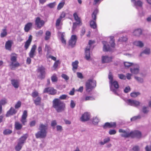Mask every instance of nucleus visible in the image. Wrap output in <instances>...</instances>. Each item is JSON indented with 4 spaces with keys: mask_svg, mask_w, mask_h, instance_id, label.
Masks as SVG:
<instances>
[{
    "mask_svg": "<svg viewBox=\"0 0 151 151\" xmlns=\"http://www.w3.org/2000/svg\"><path fill=\"white\" fill-rule=\"evenodd\" d=\"M140 94V93L139 92H132L130 93V96L132 97H136L138 95H139Z\"/></svg>",
    "mask_w": 151,
    "mask_h": 151,
    "instance_id": "37998d69",
    "label": "nucleus"
},
{
    "mask_svg": "<svg viewBox=\"0 0 151 151\" xmlns=\"http://www.w3.org/2000/svg\"><path fill=\"white\" fill-rule=\"evenodd\" d=\"M17 112V111L14 109L12 107H11L10 109L7 112L6 116V117H8L10 115L16 114Z\"/></svg>",
    "mask_w": 151,
    "mask_h": 151,
    "instance_id": "4be33fe9",
    "label": "nucleus"
},
{
    "mask_svg": "<svg viewBox=\"0 0 151 151\" xmlns=\"http://www.w3.org/2000/svg\"><path fill=\"white\" fill-rule=\"evenodd\" d=\"M110 42V43H111V47H114L115 45V43H114V40L113 37H111V40Z\"/></svg>",
    "mask_w": 151,
    "mask_h": 151,
    "instance_id": "864d4df0",
    "label": "nucleus"
},
{
    "mask_svg": "<svg viewBox=\"0 0 151 151\" xmlns=\"http://www.w3.org/2000/svg\"><path fill=\"white\" fill-rule=\"evenodd\" d=\"M77 39V38L76 35H72L69 41V45L71 46L72 47H74L76 45Z\"/></svg>",
    "mask_w": 151,
    "mask_h": 151,
    "instance_id": "9b49d317",
    "label": "nucleus"
},
{
    "mask_svg": "<svg viewBox=\"0 0 151 151\" xmlns=\"http://www.w3.org/2000/svg\"><path fill=\"white\" fill-rule=\"evenodd\" d=\"M45 24V22L42 20H41L39 17H37L35 19V24L37 27L39 29L42 27Z\"/></svg>",
    "mask_w": 151,
    "mask_h": 151,
    "instance_id": "9d476101",
    "label": "nucleus"
},
{
    "mask_svg": "<svg viewBox=\"0 0 151 151\" xmlns=\"http://www.w3.org/2000/svg\"><path fill=\"white\" fill-rule=\"evenodd\" d=\"M98 12V11L97 9H96L94 10L91 15L93 19L92 20L96 21V15Z\"/></svg>",
    "mask_w": 151,
    "mask_h": 151,
    "instance_id": "2f4dec72",
    "label": "nucleus"
},
{
    "mask_svg": "<svg viewBox=\"0 0 151 151\" xmlns=\"http://www.w3.org/2000/svg\"><path fill=\"white\" fill-rule=\"evenodd\" d=\"M2 32L1 33L0 36L1 37H3L6 36L7 34L6 27L5 28L3 29L2 30Z\"/></svg>",
    "mask_w": 151,
    "mask_h": 151,
    "instance_id": "72a5a7b5",
    "label": "nucleus"
},
{
    "mask_svg": "<svg viewBox=\"0 0 151 151\" xmlns=\"http://www.w3.org/2000/svg\"><path fill=\"white\" fill-rule=\"evenodd\" d=\"M37 50L39 54L42 55V48L41 46H40L38 47Z\"/></svg>",
    "mask_w": 151,
    "mask_h": 151,
    "instance_id": "338daca9",
    "label": "nucleus"
},
{
    "mask_svg": "<svg viewBox=\"0 0 151 151\" xmlns=\"http://www.w3.org/2000/svg\"><path fill=\"white\" fill-rule=\"evenodd\" d=\"M99 122V120L97 117H95L93 118L92 122L94 124H97Z\"/></svg>",
    "mask_w": 151,
    "mask_h": 151,
    "instance_id": "79ce46f5",
    "label": "nucleus"
},
{
    "mask_svg": "<svg viewBox=\"0 0 151 151\" xmlns=\"http://www.w3.org/2000/svg\"><path fill=\"white\" fill-rule=\"evenodd\" d=\"M66 16L65 13L64 12H62L60 14L59 18L62 19L65 17Z\"/></svg>",
    "mask_w": 151,
    "mask_h": 151,
    "instance_id": "680f3d73",
    "label": "nucleus"
},
{
    "mask_svg": "<svg viewBox=\"0 0 151 151\" xmlns=\"http://www.w3.org/2000/svg\"><path fill=\"white\" fill-rule=\"evenodd\" d=\"M95 42L94 41L90 40L89 41L88 44L89 46H87L85 50V58L87 60H89L90 58V45Z\"/></svg>",
    "mask_w": 151,
    "mask_h": 151,
    "instance_id": "6e6552de",
    "label": "nucleus"
},
{
    "mask_svg": "<svg viewBox=\"0 0 151 151\" xmlns=\"http://www.w3.org/2000/svg\"><path fill=\"white\" fill-rule=\"evenodd\" d=\"M6 103V99H3L0 101V105H1L2 106V105L5 104Z\"/></svg>",
    "mask_w": 151,
    "mask_h": 151,
    "instance_id": "4d7b16f0",
    "label": "nucleus"
},
{
    "mask_svg": "<svg viewBox=\"0 0 151 151\" xmlns=\"http://www.w3.org/2000/svg\"><path fill=\"white\" fill-rule=\"evenodd\" d=\"M65 80H68L69 79V77L66 75L63 74L61 76Z\"/></svg>",
    "mask_w": 151,
    "mask_h": 151,
    "instance_id": "69168bd1",
    "label": "nucleus"
},
{
    "mask_svg": "<svg viewBox=\"0 0 151 151\" xmlns=\"http://www.w3.org/2000/svg\"><path fill=\"white\" fill-rule=\"evenodd\" d=\"M102 43L104 45L103 50L105 52L110 51L111 50L109 46L107 44V43L105 41H102Z\"/></svg>",
    "mask_w": 151,
    "mask_h": 151,
    "instance_id": "412c9836",
    "label": "nucleus"
},
{
    "mask_svg": "<svg viewBox=\"0 0 151 151\" xmlns=\"http://www.w3.org/2000/svg\"><path fill=\"white\" fill-rule=\"evenodd\" d=\"M132 68H130V71L131 73L133 74H137L138 73L139 70V67L137 65H134L132 66Z\"/></svg>",
    "mask_w": 151,
    "mask_h": 151,
    "instance_id": "a211bd4d",
    "label": "nucleus"
},
{
    "mask_svg": "<svg viewBox=\"0 0 151 151\" xmlns=\"http://www.w3.org/2000/svg\"><path fill=\"white\" fill-rule=\"evenodd\" d=\"M59 63V60H57L56 61L55 63H54L53 67L55 68H57L58 64Z\"/></svg>",
    "mask_w": 151,
    "mask_h": 151,
    "instance_id": "13d9d810",
    "label": "nucleus"
},
{
    "mask_svg": "<svg viewBox=\"0 0 151 151\" xmlns=\"http://www.w3.org/2000/svg\"><path fill=\"white\" fill-rule=\"evenodd\" d=\"M56 5V2H54L53 3H50L48 4H47V6L49 7L50 8H53Z\"/></svg>",
    "mask_w": 151,
    "mask_h": 151,
    "instance_id": "de8ad7c7",
    "label": "nucleus"
},
{
    "mask_svg": "<svg viewBox=\"0 0 151 151\" xmlns=\"http://www.w3.org/2000/svg\"><path fill=\"white\" fill-rule=\"evenodd\" d=\"M90 24L91 28L93 29H95L96 28L97 25L96 21L91 20L90 22Z\"/></svg>",
    "mask_w": 151,
    "mask_h": 151,
    "instance_id": "473e14b6",
    "label": "nucleus"
},
{
    "mask_svg": "<svg viewBox=\"0 0 151 151\" xmlns=\"http://www.w3.org/2000/svg\"><path fill=\"white\" fill-rule=\"evenodd\" d=\"M32 36L30 35L29 36L28 40H27L25 43L24 47L26 50H27L29 48L32 41Z\"/></svg>",
    "mask_w": 151,
    "mask_h": 151,
    "instance_id": "aec40b11",
    "label": "nucleus"
},
{
    "mask_svg": "<svg viewBox=\"0 0 151 151\" xmlns=\"http://www.w3.org/2000/svg\"><path fill=\"white\" fill-rule=\"evenodd\" d=\"M91 115L89 113L86 112L83 114L80 118L81 120L83 122L88 121L90 118Z\"/></svg>",
    "mask_w": 151,
    "mask_h": 151,
    "instance_id": "ddd939ff",
    "label": "nucleus"
},
{
    "mask_svg": "<svg viewBox=\"0 0 151 151\" xmlns=\"http://www.w3.org/2000/svg\"><path fill=\"white\" fill-rule=\"evenodd\" d=\"M94 98L92 96H86L85 99L81 98V101L82 102H83L85 101H87L88 100H94Z\"/></svg>",
    "mask_w": 151,
    "mask_h": 151,
    "instance_id": "7c9ffc66",
    "label": "nucleus"
},
{
    "mask_svg": "<svg viewBox=\"0 0 151 151\" xmlns=\"http://www.w3.org/2000/svg\"><path fill=\"white\" fill-rule=\"evenodd\" d=\"M134 4L136 6H141L142 5V2L139 0L138 1H135Z\"/></svg>",
    "mask_w": 151,
    "mask_h": 151,
    "instance_id": "3c124183",
    "label": "nucleus"
},
{
    "mask_svg": "<svg viewBox=\"0 0 151 151\" xmlns=\"http://www.w3.org/2000/svg\"><path fill=\"white\" fill-rule=\"evenodd\" d=\"M39 95V93L37 91H34L32 93L31 96L33 98H35L38 97Z\"/></svg>",
    "mask_w": 151,
    "mask_h": 151,
    "instance_id": "09e8293b",
    "label": "nucleus"
},
{
    "mask_svg": "<svg viewBox=\"0 0 151 151\" xmlns=\"http://www.w3.org/2000/svg\"><path fill=\"white\" fill-rule=\"evenodd\" d=\"M41 98L40 96H38L34 100L35 104L37 105H40L41 103Z\"/></svg>",
    "mask_w": 151,
    "mask_h": 151,
    "instance_id": "c85d7f7f",
    "label": "nucleus"
},
{
    "mask_svg": "<svg viewBox=\"0 0 151 151\" xmlns=\"http://www.w3.org/2000/svg\"><path fill=\"white\" fill-rule=\"evenodd\" d=\"M12 132V130L9 129H6L4 131L3 134L4 135H8L11 134Z\"/></svg>",
    "mask_w": 151,
    "mask_h": 151,
    "instance_id": "49530a36",
    "label": "nucleus"
},
{
    "mask_svg": "<svg viewBox=\"0 0 151 151\" xmlns=\"http://www.w3.org/2000/svg\"><path fill=\"white\" fill-rule=\"evenodd\" d=\"M59 33L61 35L60 40L62 43L63 44L65 45L66 43V40L64 38L65 35L64 33H61V32H59Z\"/></svg>",
    "mask_w": 151,
    "mask_h": 151,
    "instance_id": "c756f323",
    "label": "nucleus"
},
{
    "mask_svg": "<svg viewBox=\"0 0 151 151\" xmlns=\"http://www.w3.org/2000/svg\"><path fill=\"white\" fill-rule=\"evenodd\" d=\"M15 128L17 130L21 129L22 127V125L19 122H16L14 124Z\"/></svg>",
    "mask_w": 151,
    "mask_h": 151,
    "instance_id": "cd10ccee",
    "label": "nucleus"
},
{
    "mask_svg": "<svg viewBox=\"0 0 151 151\" xmlns=\"http://www.w3.org/2000/svg\"><path fill=\"white\" fill-rule=\"evenodd\" d=\"M127 101L129 105L134 106H139L140 104L139 102L135 100L129 99L127 100Z\"/></svg>",
    "mask_w": 151,
    "mask_h": 151,
    "instance_id": "dca6fc26",
    "label": "nucleus"
},
{
    "mask_svg": "<svg viewBox=\"0 0 151 151\" xmlns=\"http://www.w3.org/2000/svg\"><path fill=\"white\" fill-rule=\"evenodd\" d=\"M116 126V124L115 122H106L103 126V127L104 128L106 129L107 127L109 128L115 127Z\"/></svg>",
    "mask_w": 151,
    "mask_h": 151,
    "instance_id": "6ab92c4d",
    "label": "nucleus"
},
{
    "mask_svg": "<svg viewBox=\"0 0 151 151\" xmlns=\"http://www.w3.org/2000/svg\"><path fill=\"white\" fill-rule=\"evenodd\" d=\"M124 64L125 67L126 68H128L130 66H132H132L134 65L132 63H130L127 62H124Z\"/></svg>",
    "mask_w": 151,
    "mask_h": 151,
    "instance_id": "58836bf2",
    "label": "nucleus"
},
{
    "mask_svg": "<svg viewBox=\"0 0 151 151\" xmlns=\"http://www.w3.org/2000/svg\"><path fill=\"white\" fill-rule=\"evenodd\" d=\"M47 128L48 127L47 124H40L39 126V129L40 131L37 132L35 134L36 138L37 139L45 138L47 135Z\"/></svg>",
    "mask_w": 151,
    "mask_h": 151,
    "instance_id": "7ed1b4c3",
    "label": "nucleus"
},
{
    "mask_svg": "<svg viewBox=\"0 0 151 151\" xmlns=\"http://www.w3.org/2000/svg\"><path fill=\"white\" fill-rule=\"evenodd\" d=\"M65 3L64 1L61 2L58 4L57 6V9L58 10H60L64 6Z\"/></svg>",
    "mask_w": 151,
    "mask_h": 151,
    "instance_id": "ea45409f",
    "label": "nucleus"
},
{
    "mask_svg": "<svg viewBox=\"0 0 151 151\" xmlns=\"http://www.w3.org/2000/svg\"><path fill=\"white\" fill-rule=\"evenodd\" d=\"M37 48V46L35 45H34L31 48V50L29 52V57L31 58H33L35 55L36 50Z\"/></svg>",
    "mask_w": 151,
    "mask_h": 151,
    "instance_id": "2eb2a0df",
    "label": "nucleus"
},
{
    "mask_svg": "<svg viewBox=\"0 0 151 151\" xmlns=\"http://www.w3.org/2000/svg\"><path fill=\"white\" fill-rule=\"evenodd\" d=\"M22 103L21 101H19L15 104L14 107L16 109H18L19 108L21 105Z\"/></svg>",
    "mask_w": 151,
    "mask_h": 151,
    "instance_id": "c03bdc74",
    "label": "nucleus"
},
{
    "mask_svg": "<svg viewBox=\"0 0 151 151\" xmlns=\"http://www.w3.org/2000/svg\"><path fill=\"white\" fill-rule=\"evenodd\" d=\"M57 91L52 87H48L44 89L43 91V93H48L51 95H54L56 94Z\"/></svg>",
    "mask_w": 151,
    "mask_h": 151,
    "instance_id": "1a4fd4ad",
    "label": "nucleus"
},
{
    "mask_svg": "<svg viewBox=\"0 0 151 151\" xmlns=\"http://www.w3.org/2000/svg\"><path fill=\"white\" fill-rule=\"evenodd\" d=\"M28 137V134H24L18 139L17 144L15 147L17 151H19L21 149Z\"/></svg>",
    "mask_w": 151,
    "mask_h": 151,
    "instance_id": "20e7f679",
    "label": "nucleus"
},
{
    "mask_svg": "<svg viewBox=\"0 0 151 151\" xmlns=\"http://www.w3.org/2000/svg\"><path fill=\"white\" fill-rule=\"evenodd\" d=\"M113 58L112 56L109 57L107 56H103L102 57V62L103 63H108L112 61Z\"/></svg>",
    "mask_w": 151,
    "mask_h": 151,
    "instance_id": "f3484780",
    "label": "nucleus"
},
{
    "mask_svg": "<svg viewBox=\"0 0 151 151\" xmlns=\"http://www.w3.org/2000/svg\"><path fill=\"white\" fill-rule=\"evenodd\" d=\"M119 40L122 42H126L127 40V38L126 37H122L119 39Z\"/></svg>",
    "mask_w": 151,
    "mask_h": 151,
    "instance_id": "052dcab7",
    "label": "nucleus"
},
{
    "mask_svg": "<svg viewBox=\"0 0 151 151\" xmlns=\"http://www.w3.org/2000/svg\"><path fill=\"white\" fill-rule=\"evenodd\" d=\"M116 133V131L114 129L110 130L109 133L110 135L114 134Z\"/></svg>",
    "mask_w": 151,
    "mask_h": 151,
    "instance_id": "e2e57ef3",
    "label": "nucleus"
},
{
    "mask_svg": "<svg viewBox=\"0 0 151 151\" xmlns=\"http://www.w3.org/2000/svg\"><path fill=\"white\" fill-rule=\"evenodd\" d=\"M109 78L110 80V83L112 82L113 81V76L111 74V73L110 72L109 73Z\"/></svg>",
    "mask_w": 151,
    "mask_h": 151,
    "instance_id": "6e6d98bb",
    "label": "nucleus"
},
{
    "mask_svg": "<svg viewBox=\"0 0 151 151\" xmlns=\"http://www.w3.org/2000/svg\"><path fill=\"white\" fill-rule=\"evenodd\" d=\"M51 33L49 31H47L45 33V40H49L51 36Z\"/></svg>",
    "mask_w": 151,
    "mask_h": 151,
    "instance_id": "f704fd0d",
    "label": "nucleus"
},
{
    "mask_svg": "<svg viewBox=\"0 0 151 151\" xmlns=\"http://www.w3.org/2000/svg\"><path fill=\"white\" fill-rule=\"evenodd\" d=\"M75 105L76 104L74 101L73 100H71L70 105V107L72 108H73L75 107Z\"/></svg>",
    "mask_w": 151,
    "mask_h": 151,
    "instance_id": "774afa93",
    "label": "nucleus"
},
{
    "mask_svg": "<svg viewBox=\"0 0 151 151\" xmlns=\"http://www.w3.org/2000/svg\"><path fill=\"white\" fill-rule=\"evenodd\" d=\"M51 79L52 82H57L58 81V78L55 74H53L51 77Z\"/></svg>",
    "mask_w": 151,
    "mask_h": 151,
    "instance_id": "4c0bfd02",
    "label": "nucleus"
},
{
    "mask_svg": "<svg viewBox=\"0 0 151 151\" xmlns=\"http://www.w3.org/2000/svg\"><path fill=\"white\" fill-rule=\"evenodd\" d=\"M119 132L120 133H124L121 134V136L125 138L131 137L132 138L136 137L139 138L141 137L142 136L141 132L137 130L131 131L129 133L126 132L125 130L120 129H119Z\"/></svg>",
    "mask_w": 151,
    "mask_h": 151,
    "instance_id": "f257e3e1",
    "label": "nucleus"
},
{
    "mask_svg": "<svg viewBox=\"0 0 151 151\" xmlns=\"http://www.w3.org/2000/svg\"><path fill=\"white\" fill-rule=\"evenodd\" d=\"M50 47L49 45H47L46 44H45V51H47L48 54L49 52H50Z\"/></svg>",
    "mask_w": 151,
    "mask_h": 151,
    "instance_id": "8fccbe9b",
    "label": "nucleus"
},
{
    "mask_svg": "<svg viewBox=\"0 0 151 151\" xmlns=\"http://www.w3.org/2000/svg\"><path fill=\"white\" fill-rule=\"evenodd\" d=\"M116 89H118L119 88V85L118 82L116 81H114L110 83Z\"/></svg>",
    "mask_w": 151,
    "mask_h": 151,
    "instance_id": "c9c22d12",
    "label": "nucleus"
},
{
    "mask_svg": "<svg viewBox=\"0 0 151 151\" xmlns=\"http://www.w3.org/2000/svg\"><path fill=\"white\" fill-rule=\"evenodd\" d=\"M78 62L77 60H76L72 63V65L73 66V70L74 72L78 68Z\"/></svg>",
    "mask_w": 151,
    "mask_h": 151,
    "instance_id": "bb28decb",
    "label": "nucleus"
},
{
    "mask_svg": "<svg viewBox=\"0 0 151 151\" xmlns=\"http://www.w3.org/2000/svg\"><path fill=\"white\" fill-rule=\"evenodd\" d=\"M12 86L16 88H18L19 86V81L17 80L12 79L11 80Z\"/></svg>",
    "mask_w": 151,
    "mask_h": 151,
    "instance_id": "5701e85b",
    "label": "nucleus"
},
{
    "mask_svg": "<svg viewBox=\"0 0 151 151\" xmlns=\"http://www.w3.org/2000/svg\"><path fill=\"white\" fill-rule=\"evenodd\" d=\"M130 91V88L129 86L126 87L124 89V91L125 93H127Z\"/></svg>",
    "mask_w": 151,
    "mask_h": 151,
    "instance_id": "0e129e2a",
    "label": "nucleus"
},
{
    "mask_svg": "<svg viewBox=\"0 0 151 151\" xmlns=\"http://www.w3.org/2000/svg\"><path fill=\"white\" fill-rule=\"evenodd\" d=\"M118 77L120 79L125 80L126 78L125 76L123 74H119L118 75Z\"/></svg>",
    "mask_w": 151,
    "mask_h": 151,
    "instance_id": "bf43d9fd",
    "label": "nucleus"
},
{
    "mask_svg": "<svg viewBox=\"0 0 151 151\" xmlns=\"http://www.w3.org/2000/svg\"><path fill=\"white\" fill-rule=\"evenodd\" d=\"M134 36H139L142 34V30L141 29H138L134 30L133 32Z\"/></svg>",
    "mask_w": 151,
    "mask_h": 151,
    "instance_id": "a878e982",
    "label": "nucleus"
},
{
    "mask_svg": "<svg viewBox=\"0 0 151 151\" xmlns=\"http://www.w3.org/2000/svg\"><path fill=\"white\" fill-rule=\"evenodd\" d=\"M150 50L149 48L146 49L141 53V55H142L143 53H145L146 54H149L150 53Z\"/></svg>",
    "mask_w": 151,
    "mask_h": 151,
    "instance_id": "603ef678",
    "label": "nucleus"
},
{
    "mask_svg": "<svg viewBox=\"0 0 151 151\" xmlns=\"http://www.w3.org/2000/svg\"><path fill=\"white\" fill-rule=\"evenodd\" d=\"M141 118V116L139 115L137 116H134L131 119V122L135 121L138 119Z\"/></svg>",
    "mask_w": 151,
    "mask_h": 151,
    "instance_id": "a18cd8bd",
    "label": "nucleus"
},
{
    "mask_svg": "<svg viewBox=\"0 0 151 151\" xmlns=\"http://www.w3.org/2000/svg\"><path fill=\"white\" fill-rule=\"evenodd\" d=\"M12 43V40H8L6 42L5 44V47L6 49L8 50H11Z\"/></svg>",
    "mask_w": 151,
    "mask_h": 151,
    "instance_id": "393cba45",
    "label": "nucleus"
},
{
    "mask_svg": "<svg viewBox=\"0 0 151 151\" xmlns=\"http://www.w3.org/2000/svg\"><path fill=\"white\" fill-rule=\"evenodd\" d=\"M37 71L40 73V75L38 76L39 78L42 80L45 78L46 74L45 68L44 66L42 65L39 67L37 70Z\"/></svg>",
    "mask_w": 151,
    "mask_h": 151,
    "instance_id": "0eeeda50",
    "label": "nucleus"
},
{
    "mask_svg": "<svg viewBox=\"0 0 151 151\" xmlns=\"http://www.w3.org/2000/svg\"><path fill=\"white\" fill-rule=\"evenodd\" d=\"M85 86L86 91L89 93L96 87V82L92 79H89L86 82Z\"/></svg>",
    "mask_w": 151,
    "mask_h": 151,
    "instance_id": "39448f33",
    "label": "nucleus"
},
{
    "mask_svg": "<svg viewBox=\"0 0 151 151\" xmlns=\"http://www.w3.org/2000/svg\"><path fill=\"white\" fill-rule=\"evenodd\" d=\"M32 26L31 22H28L25 25L24 29L25 32H28L31 29Z\"/></svg>",
    "mask_w": 151,
    "mask_h": 151,
    "instance_id": "b1692460",
    "label": "nucleus"
},
{
    "mask_svg": "<svg viewBox=\"0 0 151 151\" xmlns=\"http://www.w3.org/2000/svg\"><path fill=\"white\" fill-rule=\"evenodd\" d=\"M62 21V19L59 17L57 19L55 23V26L56 27H59Z\"/></svg>",
    "mask_w": 151,
    "mask_h": 151,
    "instance_id": "a19ab883",
    "label": "nucleus"
},
{
    "mask_svg": "<svg viewBox=\"0 0 151 151\" xmlns=\"http://www.w3.org/2000/svg\"><path fill=\"white\" fill-rule=\"evenodd\" d=\"M134 45L140 47H142L144 45L143 43L140 41H135L134 42Z\"/></svg>",
    "mask_w": 151,
    "mask_h": 151,
    "instance_id": "e433bc0d",
    "label": "nucleus"
},
{
    "mask_svg": "<svg viewBox=\"0 0 151 151\" xmlns=\"http://www.w3.org/2000/svg\"><path fill=\"white\" fill-rule=\"evenodd\" d=\"M52 106L58 112H60L64 110L65 104L59 99H55L52 101Z\"/></svg>",
    "mask_w": 151,
    "mask_h": 151,
    "instance_id": "f03ea898",
    "label": "nucleus"
},
{
    "mask_svg": "<svg viewBox=\"0 0 151 151\" xmlns=\"http://www.w3.org/2000/svg\"><path fill=\"white\" fill-rule=\"evenodd\" d=\"M27 110H24L22 116L20 121L22 123V124L25 125L27 122Z\"/></svg>",
    "mask_w": 151,
    "mask_h": 151,
    "instance_id": "f8f14e48",
    "label": "nucleus"
},
{
    "mask_svg": "<svg viewBox=\"0 0 151 151\" xmlns=\"http://www.w3.org/2000/svg\"><path fill=\"white\" fill-rule=\"evenodd\" d=\"M73 16L76 22V23H73V26H74L75 24L82 25V23L81 18L78 17L77 13L76 12L74 13L73 14Z\"/></svg>",
    "mask_w": 151,
    "mask_h": 151,
    "instance_id": "4468645a",
    "label": "nucleus"
},
{
    "mask_svg": "<svg viewBox=\"0 0 151 151\" xmlns=\"http://www.w3.org/2000/svg\"><path fill=\"white\" fill-rule=\"evenodd\" d=\"M17 55L14 53H12L10 55L11 62L9 66L12 67V69L20 66L19 63L17 61Z\"/></svg>",
    "mask_w": 151,
    "mask_h": 151,
    "instance_id": "423d86ee",
    "label": "nucleus"
},
{
    "mask_svg": "<svg viewBox=\"0 0 151 151\" xmlns=\"http://www.w3.org/2000/svg\"><path fill=\"white\" fill-rule=\"evenodd\" d=\"M110 139L109 137L105 138L104 140V142H101V145H104L105 143H106L110 141Z\"/></svg>",
    "mask_w": 151,
    "mask_h": 151,
    "instance_id": "5fc2aeb1",
    "label": "nucleus"
}]
</instances>
